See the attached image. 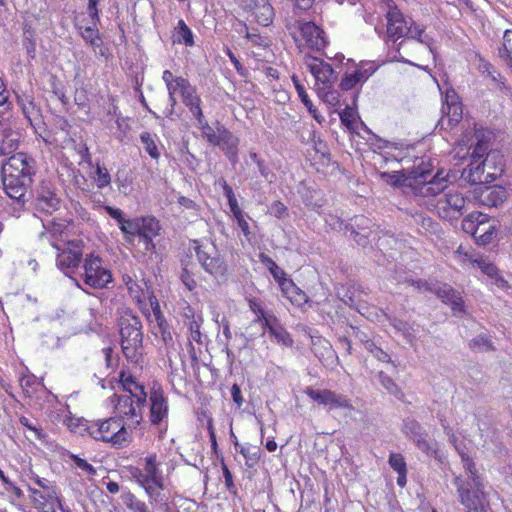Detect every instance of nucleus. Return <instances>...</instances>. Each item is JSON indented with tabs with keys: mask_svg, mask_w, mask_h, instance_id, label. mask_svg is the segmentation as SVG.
<instances>
[{
	"mask_svg": "<svg viewBox=\"0 0 512 512\" xmlns=\"http://www.w3.org/2000/svg\"><path fill=\"white\" fill-rule=\"evenodd\" d=\"M3 188L18 203L28 201V191L36 174V161L26 153L10 156L1 164Z\"/></svg>",
	"mask_w": 512,
	"mask_h": 512,
	"instance_id": "nucleus-1",
	"label": "nucleus"
},
{
	"mask_svg": "<svg viewBox=\"0 0 512 512\" xmlns=\"http://www.w3.org/2000/svg\"><path fill=\"white\" fill-rule=\"evenodd\" d=\"M461 462L465 476L459 475L453 479L459 502L466 512H487L489 499L484 478L478 473L474 461L467 453L461 452Z\"/></svg>",
	"mask_w": 512,
	"mask_h": 512,
	"instance_id": "nucleus-2",
	"label": "nucleus"
},
{
	"mask_svg": "<svg viewBox=\"0 0 512 512\" xmlns=\"http://www.w3.org/2000/svg\"><path fill=\"white\" fill-rule=\"evenodd\" d=\"M492 133L483 129L475 131L476 143L471 154L470 163L465 167L461 173V178L472 185H483L489 184L490 181L485 179L486 166H484V155L489 149V142L491 140Z\"/></svg>",
	"mask_w": 512,
	"mask_h": 512,
	"instance_id": "nucleus-3",
	"label": "nucleus"
},
{
	"mask_svg": "<svg viewBox=\"0 0 512 512\" xmlns=\"http://www.w3.org/2000/svg\"><path fill=\"white\" fill-rule=\"evenodd\" d=\"M193 249L202 269L218 284L228 281V265L213 242L203 243L199 240H194Z\"/></svg>",
	"mask_w": 512,
	"mask_h": 512,
	"instance_id": "nucleus-4",
	"label": "nucleus"
},
{
	"mask_svg": "<svg viewBox=\"0 0 512 512\" xmlns=\"http://www.w3.org/2000/svg\"><path fill=\"white\" fill-rule=\"evenodd\" d=\"M118 324L123 353L127 359L136 361L143 342L142 322L132 312H125Z\"/></svg>",
	"mask_w": 512,
	"mask_h": 512,
	"instance_id": "nucleus-5",
	"label": "nucleus"
},
{
	"mask_svg": "<svg viewBox=\"0 0 512 512\" xmlns=\"http://www.w3.org/2000/svg\"><path fill=\"white\" fill-rule=\"evenodd\" d=\"M89 435L97 441L110 443L115 449L126 447L130 440L122 418L111 417L88 427Z\"/></svg>",
	"mask_w": 512,
	"mask_h": 512,
	"instance_id": "nucleus-6",
	"label": "nucleus"
},
{
	"mask_svg": "<svg viewBox=\"0 0 512 512\" xmlns=\"http://www.w3.org/2000/svg\"><path fill=\"white\" fill-rule=\"evenodd\" d=\"M83 282L94 289L107 288L113 282L111 271L103 266V259L98 255L88 254L83 263Z\"/></svg>",
	"mask_w": 512,
	"mask_h": 512,
	"instance_id": "nucleus-7",
	"label": "nucleus"
},
{
	"mask_svg": "<svg viewBox=\"0 0 512 512\" xmlns=\"http://www.w3.org/2000/svg\"><path fill=\"white\" fill-rule=\"evenodd\" d=\"M337 222L339 230L345 234L350 233L349 236L361 247L376 240V232L371 230L372 221L363 215H356L349 222L338 218Z\"/></svg>",
	"mask_w": 512,
	"mask_h": 512,
	"instance_id": "nucleus-8",
	"label": "nucleus"
},
{
	"mask_svg": "<svg viewBox=\"0 0 512 512\" xmlns=\"http://www.w3.org/2000/svg\"><path fill=\"white\" fill-rule=\"evenodd\" d=\"M305 394L318 405L323 406L328 411L345 409L353 410L354 406L351 399L344 394L337 393L330 389H314L311 386L306 387Z\"/></svg>",
	"mask_w": 512,
	"mask_h": 512,
	"instance_id": "nucleus-9",
	"label": "nucleus"
},
{
	"mask_svg": "<svg viewBox=\"0 0 512 512\" xmlns=\"http://www.w3.org/2000/svg\"><path fill=\"white\" fill-rule=\"evenodd\" d=\"M403 434L415 443L417 448L428 456L436 457L435 444L428 440V433L423 426L413 418H406L402 424Z\"/></svg>",
	"mask_w": 512,
	"mask_h": 512,
	"instance_id": "nucleus-10",
	"label": "nucleus"
},
{
	"mask_svg": "<svg viewBox=\"0 0 512 512\" xmlns=\"http://www.w3.org/2000/svg\"><path fill=\"white\" fill-rule=\"evenodd\" d=\"M55 185L49 180L40 182L35 191L36 206L46 213H53L60 207V198Z\"/></svg>",
	"mask_w": 512,
	"mask_h": 512,
	"instance_id": "nucleus-11",
	"label": "nucleus"
},
{
	"mask_svg": "<svg viewBox=\"0 0 512 512\" xmlns=\"http://www.w3.org/2000/svg\"><path fill=\"white\" fill-rule=\"evenodd\" d=\"M176 87H179L182 102L188 108L192 117L200 116L203 113L202 99L197 93L196 86L192 85L188 79L179 77Z\"/></svg>",
	"mask_w": 512,
	"mask_h": 512,
	"instance_id": "nucleus-12",
	"label": "nucleus"
},
{
	"mask_svg": "<svg viewBox=\"0 0 512 512\" xmlns=\"http://www.w3.org/2000/svg\"><path fill=\"white\" fill-rule=\"evenodd\" d=\"M216 130L218 143L213 145L219 146L232 164L237 163L239 138L218 121L216 122Z\"/></svg>",
	"mask_w": 512,
	"mask_h": 512,
	"instance_id": "nucleus-13",
	"label": "nucleus"
},
{
	"mask_svg": "<svg viewBox=\"0 0 512 512\" xmlns=\"http://www.w3.org/2000/svg\"><path fill=\"white\" fill-rule=\"evenodd\" d=\"M443 172H437L430 180H426V173L420 172L419 179H416V192L424 197H431L440 194L448 188L447 176Z\"/></svg>",
	"mask_w": 512,
	"mask_h": 512,
	"instance_id": "nucleus-14",
	"label": "nucleus"
},
{
	"mask_svg": "<svg viewBox=\"0 0 512 512\" xmlns=\"http://www.w3.org/2000/svg\"><path fill=\"white\" fill-rule=\"evenodd\" d=\"M161 230V224L156 217L150 215L140 217L138 237L146 251L152 252L155 250L156 245L153 239L160 235Z\"/></svg>",
	"mask_w": 512,
	"mask_h": 512,
	"instance_id": "nucleus-15",
	"label": "nucleus"
},
{
	"mask_svg": "<svg viewBox=\"0 0 512 512\" xmlns=\"http://www.w3.org/2000/svg\"><path fill=\"white\" fill-rule=\"evenodd\" d=\"M244 10L253 13L257 23L266 27L269 26L274 18V8L269 0H243Z\"/></svg>",
	"mask_w": 512,
	"mask_h": 512,
	"instance_id": "nucleus-16",
	"label": "nucleus"
},
{
	"mask_svg": "<svg viewBox=\"0 0 512 512\" xmlns=\"http://www.w3.org/2000/svg\"><path fill=\"white\" fill-rule=\"evenodd\" d=\"M433 293L445 304L451 306L455 315L465 312L464 301L459 291L445 283L436 282Z\"/></svg>",
	"mask_w": 512,
	"mask_h": 512,
	"instance_id": "nucleus-17",
	"label": "nucleus"
},
{
	"mask_svg": "<svg viewBox=\"0 0 512 512\" xmlns=\"http://www.w3.org/2000/svg\"><path fill=\"white\" fill-rule=\"evenodd\" d=\"M508 197V192L505 187L501 185L488 186L483 185L479 187L477 192V199L479 203L487 207H498L504 203Z\"/></svg>",
	"mask_w": 512,
	"mask_h": 512,
	"instance_id": "nucleus-18",
	"label": "nucleus"
},
{
	"mask_svg": "<svg viewBox=\"0 0 512 512\" xmlns=\"http://www.w3.org/2000/svg\"><path fill=\"white\" fill-rule=\"evenodd\" d=\"M484 166H486L485 179L494 182L502 176L505 169L504 155L499 150H487L484 155Z\"/></svg>",
	"mask_w": 512,
	"mask_h": 512,
	"instance_id": "nucleus-19",
	"label": "nucleus"
},
{
	"mask_svg": "<svg viewBox=\"0 0 512 512\" xmlns=\"http://www.w3.org/2000/svg\"><path fill=\"white\" fill-rule=\"evenodd\" d=\"M20 138V133L11 127L0 129V157L4 158L2 162L19 153L16 151L20 145Z\"/></svg>",
	"mask_w": 512,
	"mask_h": 512,
	"instance_id": "nucleus-20",
	"label": "nucleus"
},
{
	"mask_svg": "<svg viewBox=\"0 0 512 512\" xmlns=\"http://www.w3.org/2000/svg\"><path fill=\"white\" fill-rule=\"evenodd\" d=\"M142 470L146 480H148V484H150L153 489H155L158 502L160 492L163 490L164 483L162 473L158 468L157 455L155 453L145 457L144 467Z\"/></svg>",
	"mask_w": 512,
	"mask_h": 512,
	"instance_id": "nucleus-21",
	"label": "nucleus"
},
{
	"mask_svg": "<svg viewBox=\"0 0 512 512\" xmlns=\"http://www.w3.org/2000/svg\"><path fill=\"white\" fill-rule=\"evenodd\" d=\"M307 67L314 76L316 82L322 83L324 87L328 86V88H331V85L337 79V75L333 67L323 60L313 58L311 62L307 63Z\"/></svg>",
	"mask_w": 512,
	"mask_h": 512,
	"instance_id": "nucleus-22",
	"label": "nucleus"
},
{
	"mask_svg": "<svg viewBox=\"0 0 512 512\" xmlns=\"http://www.w3.org/2000/svg\"><path fill=\"white\" fill-rule=\"evenodd\" d=\"M465 198L462 193L457 190L449 189L442 198L439 199L438 205L451 217H459L465 208Z\"/></svg>",
	"mask_w": 512,
	"mask_h": 512,
	"instance_id": "nucleus-23",
	"label": "nucleus"
},
{
	"mask_svg": "<svg viewBox=\"0 0 512 512\" xmlns=\"http://www.w3.org/2000/svg\"><path fill=\"white\" fill-rule=\"evenodd\" d=\"M82 256L80 246L75 241H71L67 248L58 253L56 264L61 270L76 268L80 264Z\"/></svg>",
	"mask_w": 512,
	"mask_h": 512,
	"instance_id": "nucleus-24",
	"label": "nucleus"
},
{
	"mask_svg": "<svg viewBox=\"0 0 512 512\" xmlns=\"http://www.w3.org/2000/svg\"><path fill=\"white\" fill-rule=\"evenodd\" d=\"M387 35L394 42L406 36L407 22L403 14L396 8L390 9L387 13Z\"/></svg>",
	"mask_w": 512,
	"mask_h": 512,
	"instance_id": "nucleus-25",
	"label": "nucleus"
},
{
	"mask_svg": "<svg viewBox=\"0 0 512 512\" xmlns=\"http://www.w3.org/2000/svg\"><path fill=\"white\" fill-rule=\"evenodd\" d=\"M142 409L143 407L138 408L136 399L131 395L123 394L117 396L115 411L119 414V418L123 416L127 418H138L135 423L139 424L142 419Z\"/></svg>",
	"mask_w": 512,
	"mask_h": 512,
	"instance_id": "nucleus-26",
	"label": "nucleus"
},
{
	"mask_svg": "<svg viewBox=\"0 0 512 512\" xmlns=\"http://www.w3.org/2000/svg\"><path fill=\"white\" fill-rule=\"evenodd\" d=\"M298 29L302 38L306 41L307 45L311 48L319 49L324 45L323 30L318 27L315 23L298 22Z\"/></svg>",
	"mask_w": 512,
	"mask_h": 512,
	"instance_id": "nucleus-27",
	"label": "nucleus"
},
{
	"mask_svg": "<svg viewBox=\"0 0 512 512\" xmlns=\"http://www.w3.org/2000/svg\"><path fill=\"white\" fill-rule=\"evenodd\" d=\"M442 113L444 116L439 120L437 126H439L440 129H451L462 119V105L457 101H447L446 105L442 107Z\"/></svg>",
	"mask_w": 512,
	"mask_h": 512,
	"instance_id": "nucleus-28",
	"label": "nucleus"
},
{
	"mask_svg": "<svg viewBox=\"0 0 512 512\" xmlns=\"http://www.w3.org/2000/svg\"><path fill=\"white\" fill-rule=\"evenodd\" d=\"M150 419L152 424L157 425L163 421L168 414V405L161 389H154L150 394Z\"/></svg>",
	"mask_w": 512,
	"mask_h": 512,
	"instance_id": "nucleus-29",
	"label": "nucleus"
},
{
	"mask_svg": "<svg viewBox=\"0 0 512 512\" xmlns=\"http://www.w3.org/2000/svg\"><path fill=\"white\" fill-rule=\"evenodd\" d=\"M311 341V350L322 363L327 365L333 364V362L338 359L335 350L327 339L321 336H312Z\"/></svg>",
	"mask_w": 512,
	"mask_h": 512,
	"instance_id": "nucleus-30",
	"label": "nucleus"
},
{
	"mask_svg": "<svg viewBox=\"0 0 512 512\" xmlns=\"http://www.w3.org/2000/svg\"><path fill=\"white\" fill-rule=\"evenodd\" d=\"M120 382L123 390L127 392V395H131L137 401L138 408L144 407L147 401V393L142 384L136 382L135 378L131 375H125L121 373Z\"/></svg>",
	"mask_w": 512,
	"mask_h": 512,
	"instance_id": "nucleus-31",
	"label": "nucleus"
},
{
	"mask_svg": "<svg viewBox=\"0 0 512 512\" xmlns=\"http://www.w3.org/2000/svg\"><path fill=\"white\" fill-rule=\"evenodd\" d=\"M16 97L17 104L30 123L40 116V109L36 106L34 97L30 92L16 93Z\"/></svg>",
	"mask_w": 512,
	"mask_h": 512,
	"instance_id": "nucleus-32",
	"label": "nucleus"
},
{
	"mask_svg": "<svg viewBox=\"0 0 512 512\" xmlns=\"http://www.w3.org/2000/svg\"><path fill=\"white\" fill-rule=\"evenodd\" d=\"M80 35L84 42L91 46L93 50L97 53V49L99 50V54L101 56H105V51L102 49L103 40L102 36L96 26H86V27H79Z\"/></svg>",
	"mask_w": 512,
	"mask_h": 512,
	"instance_id": "nucleus-33",
	"label": "nucleus"
},
{
	"mask_svg": "<svg viewBox=\"0 0 512 512\" xmlns=\"http://www.w3.org/2000/svg\"><path fill=\"white\" fill-rule=\"evenodd\" d=\"M281 290L294 305L301 307L308 302L306 293L296 286L291 279L284 283L281 282Z\"/></svg>",
	"mask_w": 512,
	"mask_h": 512,
	"instance_id": "nucleus-34",
	"label": "nucleus"
},
{
	"mask_svg": "<svg viewBox=\"0 0 512 512\" xmlns=\"http://www.w3.org/2000/svg\"><path fill=\"white\" fill-rule=\"evenodd\" d=\"M173 43L184 44L187 47L194 46V35L183 19H180L174 28Z\"/></svg>",
	"mask_w": 512,
	"mask_h": 512,
	"instance_id": "nucleus-35",
	"label": "nucleus"
},
{
	"mask_svg": "<svg viewBox=\"0 0 512 512\" xmlns=\"http://www.w3.org/2000/svg\"><path fill=\"white\" fill-rule=\"evenodd\" d=\"M128 471L130 477L145 490L150 501L157 502V493L155 492V489L148 484V480H146L143 470L139 467L129 466Z\"/></svg>",
	"mask_w": 512,
	"mask_h": 512,
	"instance_id": "nucleus-36",
	"label": "nucleus"
},
{
	"mask_svg": "<svg viewBox=\"0 0 512 512\" xmlns=\"http://www.w3.org/2000/svg\"><path fill=\"white\" fill-rule=\"evenodd\" d=\"M260 262L266 266V268L269 270L273 278L276 282H278L279 286L281 287V282L284 283L285 281H288L289 279L286 278L285 271L280 268L276 262L270 258L268 255L261 253L259 255Z\"/></svg>",
	"mask_w": 512,
	"mask_h": 512,
	"instance_id": "nucleus-37",
	"label": "nucleus"
},
{
	"mask_svg": "<svg viewBox=\"0 0 512 512\" xmlns=\"http://www.w3.org/2000/svg\"><path fill=\"white\" fill-rule=\"evenodd\" d=\"M139 224L140 217H135L133 219H125L119 226V229L123 233L124 240L127 243L132 244L135 238L138 237Z\"/></svg>",
	"mask_w": 512,
	"mask_h": 512,
	"instance_id": "nucleus-38",
	"label": "nucleus"
},
{
	"mask_svg": "<svg viewBox=\"0 0 512 512\" xmlns=\"http://www.w3.org/2000/svg\"><path fill=\"white\" fill-rule=\"evenodd\" d=\"M365 130L370 134V137L367 139V142L373 147L374 150H383L386 148H394L400 150L403 148V143L401 142H393L386 139L381 138L377 134L373 133L369 128L365 126Z\"/></svg>",
	"mask_w": 512,
	"mask_h": 512,
	"instance_id": "nucleus-39",
	"label": "nucleus"
},
{
	"mask_svg": "<svg viewBox=\"0 0 512 512\" xmlns=\"http://www.w3.org/2000/svg\"><path fill=\"white\" fill-rule=\"evenodd\" d=\"M185 316L189 320L188 328L190 332V339L195 342L201 343L202 334L200 332V327L202 323V317H195L194 312L190 307H188V312L185 313Z\"/></svg>",
	"mask_w": 512,
	"mask_h": 512,
	"instance_id": "nucleus-40",
	"label": "nucleus"
},
{
	"mask_svg": "<svg viewBox=\"0 0 512 512\" xmlns=\"http://www.w3.org/2000/svg\"><path fill=\"white\" fill-rule=\"evenodd\" d=\"M499 57L512 71V30H506L503 35V44L499 48Z\"/></svg>",
	"mask_w": 512,
	"mask_h": 512,
	"instance_id": "nucleus-41",
	"label": "nucleus"
},
{
	"mask_svg": "<svg viewBox=\"0 0 512 512\" xmlns=\"http://www.w3.org/2000/svg\"><path fill=\"white\" fill-rule=\"evenodd\" d=\"M156 135H152L149 132H142L140 134V141L143 145L144 150L149 154L152 159L157 160L160 157V152L156 144Z\"/></svg>",
	"mask_w": 512,
	"mask_h": 512,
	"instance_id": "nucleus-42",
	"label": "nucleus"
},
{
	"mask_svg": "<svg viewBox=\"0 0 512 512\" xmlns=\"http://www.w3.org/2000/svg\"><path fill=\"white\" fill-rule=\"evenodd\" d=\"M32 479L34 482L44 490V496H46L47 501H55L58 500V489L55 484H52L48 479L41 478L38 475H33Z\"/></svg>",
	"mask_w": 512,
	"mask_h": 512,
	"instance_id": "nucleus-43",
	"label": "nucleus"
},
{
	"mask_svg": "<svg viewBox=\"0 0 512 512\" xmlns=\"http://www.w3.org/2000/svg\"><path fill=\"white\" fill-rule=\"evenodd\" d=\"M470 349L475 351H494L495 347L491 341V338L486 333H481L471 339L468 343Z\"/></svg>",
	"mask_w": 512,
	"mask_h": 512,
	"instance_id": "nucleus-44",
	"label": "nucleus"
},
{
	"mask_svg": "<svg viewBox=\"0 0 512 512\" xmlns=\"http://www.w3.org/2000/svg\"><path fill=\"white\" fill-rule=\"evenodd\" d=\"M194 119L196 120V123H197V127L199 129H201L202 131V134L203 136L207 139V141L210 143V144H214V143H218V140H217V130L213 129L208 121L206 120L204 114H200V116H196L194 117Z\"/></svg>",
	"mask_w": 512,
	"mask_h": 512,
	"instance_id": "nucleus-45",
	"label": "nucleus"
},
{
	"mask_svg": "<svg viewBox=\"0 0 512 512\" xmlns=\"http://www.w3.org/2000/svg\"><path fill=\"white\" fill-rule=\"evenodd\" d=\"M237 452L245 458V464L249 468L255 466L260 459V449L256 446L244 445L237 449Z\"/></svg>",
	"mask_w": 512,
	"mask_h": 512,
	"instance_id": "nucleus-46",
	"label": "nucleus"
},
{
	"mask_svg": "<svg viewBox=\"0 0 512 512\" xmlns=\"http://www.w3.org/2000/svg\"><path fill=\"white\" fill-rule=\"evenodd\" d=\"M381 178L393 187L411 186L410 178L402 172H383Z\"/></svg>",
	"mask_w": 512,
	"mask_h": 512,
	"instance_id": "nucleus-47",
	"label": "nucleus"
},
{
	"mask_svg": "<svg viewBox=\"0 0 512 512\" xmlns=\"http://www.w3.org/2000/svg\"><path fill=\"white\" fill-rule=\"evenodd\" d=\"M123 503L133 512H148L145 502L139 500L133 493L127 491L121 496Z\"/></svg>",
	"mask_w": 512,
	"mask_h": 512,
	"instance_id": "nucleus-48",
	"label": "nucleus"
},
{
	"mask_svg": "<svg viewBox=\"0 0 512 512\" xmlns=\"http://www.w3.org/2000/svg\"><path fill=\"white\" fill-rule=\"evenodd\" d=\"M471 263L490 278H494L497 275L498 268L485 257L478 256L472 258Z\"/></svg>",
	"mask_w": 512,
	"mask_h": 512,
	"instance_id": "nucleus-49",
	"label": "nucleus"
},
{
	"mask_svg": "<svg viewBox=\"0 0 512 512\" xmlns=\"http://www.w3.org/2000/svg\"><path fill=\"white\" fill-rule=\"evenodd\" d=\"M269 333L273 336L278 343L291 347L293 345V339L289 332L279 323L276 328L269 327Z\"/></svg>",
	"mask_w": 512,
	"mask_h": 512,
	"instance_id": "nucleus-50",
	"label": "nucleus"
},
{
	"mask_svg": "<svg viewBox=\"0 0 512 512\" xmlns=\"http://www.w3.org/2000/svg\"><path fill=\"white\" fill-rule=\"evenodd\" d=\"M486 219V214L481 212H472L468 214L462 221V229L474 238L475 226L478 225V221Z\"/></svg>",
	"mask_w": 512,
	"mask_h": 512,
	"instance_id": "nucleus-51",
	"label": "nucleus"
},
{
	"mask_svg": "<svg viewBox=\"0 0 512 512\" xmlns=\"http://www.w3.org/2000/svg\"><path fill=\"white\" fill-rule=\"evenodd\" d=\"M292 81L295 86V89L297 91V94L301 100V102L304 104V106L308 109L310 113H314L316 109L313 106L312 101L310 100L304 85L300 82L298 77L296 75L292 76Z\"/></svg>",
	"mask_w": 512,
	"mask_h": 512,
	"instance_id": "nucleus-52",
	"label": "nucleus"
},
{
	"mask_svg": "<svg viewBox=\"0 0 512 512\" xmlns=\"http://www.w3.org/2000/svg\"><path fill=\"white\" fill-rule=\"evenodd\" d=\"M92 178L99 189H103L111 183V176L108 170L100 164L96 165L95 173Z\"/></svg>",
	"mask_w": 512,
	"mask_h": 512,
	"instance_id": "nucleus-53",
	"label": "nucleus"
},
{
	"mask_svg": "<svg viewBox=\"0 0 512 512\" xmlns=\"http://www.w3.org/2000/svg\"><path fill=\"white\" fill-rule=\"evenodd\" d=\"M69 458L74 463V465L77 468H79L80 470H82V472L85 473L86 475L91 476V477L96 475V473H97L96 469L90 463H88L85 459H83L73 453H71L69 455Z\"/></svg>",
	"mask_w": 512,
	"mask_h": 512,
	"instance_id": "nucleus-54",
	"label": "nucleus"
},
{
	"mask_svg": "<svg viewBox=\"0 0 512 512\" xmlns=\"http://www.w3.org/2000/svg\"><path fill=\"white\" fill-rule=\"evenodd\" d=\"M378 380L383 386L384 389L388 391L391 395L398 396L400 393V389L397 384L393 381V379L388 376L383 371L378 373Z\"/></svg>",
	"mask_w": 512,
	"mask_h": 512,
	"instance_id": "nucleus-55",
	"label": "nucleus"
},
{
	"mask_svg": "<svg viewBox=\"0 0 512 512\" xmlns=\"http://www.w3.org/2000/svg\"><path fill=\"white\" fill-rule=\"evenodd\" d=\"M423 34L424 28L412 21L411 25L407 29L406 36L408 39H415L420 43L428 44L429 41L427 39V35H424L423 37Z\"/></svg>",
	"mask_w": 512,
	"mask_h": 512,
	"instance_id": "nucleus-56",
	"label": "nucleus"
},
{
	"mask_svg": "<svg viewBox=\"0 0 512 512\" xmlns=\"http://www.w3.org/2000/svg\"><path fill=\"white\" fill-rule=\"evenodd\" d=\"M318 94L329 105L335 106L339 103V93L332 87L325 86L318 90Z\"/></svg>",
	"mask_w": 512,
	"mask_h": 512,
	"instance_id": "nucleus-57",
	"label": "nucleus"
},
{
	"mask_svg": "<svg viewBox=\"0 0 512 512\" xmlns=\"http://www.w3.org/2000/svg\"><path fill=\"white\" fill-rule=\"evenodd\" d=\"M389 324L398 332H401L405 337H409L411 335V326L395 316H386Z\"/></svg>",
	"mask_w": 512,
	"mask_h": 512,
	"instance_id": "nucleus-58",
	"label": "nucleus"
},
{
	"mask_svg": "<svg viewBox=\"0 0 512 512\" xmlns=\"http://www.w3.org/2000/svg\"><path fill=\"white\" fill-rule=\"evenodd\" d=\"M358 84H362L356 73L353 71L351 73L346 72L340 82V88L343 91H349L354 89Z\"/></svg>",
	"mask_w": 512,
	"mask_h": 512,
	"instance_id": "nucleus-59",
	"label": "nucleus"
},
{
	"mask_svg": "<svg viewBox=\"0 0 512 512\" xmlns=\"http://www.w3.org/2000/svg\"><path fill=\"white\" fill-rule=\"evenodd\" d=\"M388 463L395 472H407L406 461L402 454L391 453L389 455Z\"/></svg>",
	"mask_w": 512,
	"mask_h": 512,
	"instance_id": "nucleus-60",
	"label": "nucleus"
},
{
	"mask_svg": "<svg viewBox=\"0 0 512 512\" xmlns=\"http://www.w3.org/2000/svg\"><path fill=\"white\" fill-rule=\"evenodd\" d=\"M376 71V67L372 63H362L354 72L362 82H366Z\"/></svg>",
	"mask_w": 512,
	"mask_h": 512,
	"instance_id": "nucleus-61",
	"label": "nucleus"
},
{
	"mask_svg": "<svg viewBox=\"0 0 512 512\" xmlns=\"http://www.w3.org/2000/svg\"><path fill=\"white\" fill-rule=\"evenodd\" d=\"M54 325L55 323L51 322V328L48 329L47 332L41 334L42 345L47 348H56L59 345V337L52 332Z\"/></svg>",
	"mask_w": 512,
	"mask_h": 512,
	"instance_id": "nucleus-62",
	"label": "nucleus"
},
{
	"mask_svg": "<svg viewBox=\"0 0 512 512\" xmlns=\"http://www.w3.org/2000/svg\"><path fill=\"white\" fill-rule=\"evenodd\" d=\"M352 335L364 346L372 339V331L369 328L361 329L360 327L350 326Z\"/></svg>",
	"mask_w": 512,
	"mask_h": 512,
	"instance_id": "nucleus-63",
	"label": "nucleus"
},
{
	"mask_svg": "<svg viewBox=\"0 0 512 512\" xmlns=\"http://www.w3.org/2000/svg\"><path fill=\"white\" fill-rule=\"evenodd\" d=\"M116 125H117V129L114 132L115 138L118 139L120 142H123L127 135V132L130 129V127L127 123V119L124 117L118 116L116 118Z\"/></svg>",
	"mask_w": 512,
	"mask_h": 512,
	"instance_id": "nucleus-64",
	"label": "nucleus"
}]
</instances>
